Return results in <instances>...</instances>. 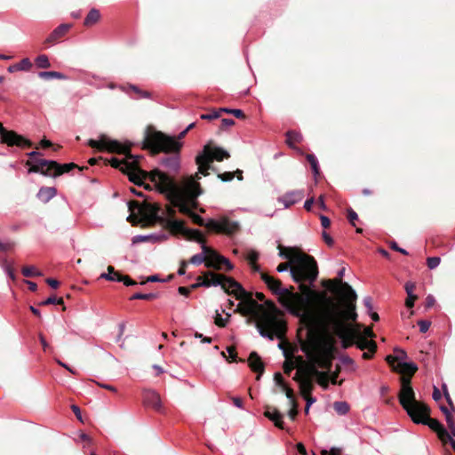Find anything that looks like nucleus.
Returning a JSON list of instances; mask_svg holds the SVG:
<instances>
[{
    "mask_svg": "<svg viewBox=\"0 0 455 455\" xmlns=\"http://www.w3.org/2000/svg\"><path fill=\"white\" fill-rule=\"evenodd\" d=\"M220 257L222 256L218 254L215 251L210 248L209 260L205 263L206 267L221 269L223 260H220L219 259Z\"/></svg>",
    "mask_w": 455,
    "mask_h": 455,
    "instance_id": "obj_31",
    "label": "nucleus"
},
{
    "mask_svg": "<svg viewBox=\"0 0 455 455\" xmlns=\"http://www.w3.org/2000/svg\"><path fill=\"white\" fill-rule=\"evenodd\" d=\"M100 18V12L96 9H92L84 19V24L85 26H92L95 24Z\"/></svg>",
    "mask_w": 455,
    "mask_h": 455,
    "instance_id": "obj_38",
    "label": "nucleus"
},
{
    "mask_svg": "<svg viewBox=\"0 0 455 455\" xmlns=\"http://www.w3.org/2000/svg\"><path fill=\"white\" fill-rule=\"evenodd\" d=\"M335 339L332 336L327 335L322 338H314L301 346L302 351L306 354L309 364L300 366L293 379L297 382L313 380L315 371L317 368L331 370L332 365Z\"/></svg>",
    "mask_w": 455,
    "mask_h": 455,
    "instance_id": "obj_5",
    "label": "nucleus"
},
{
    "mask_svg": "<svg viewBox=\"0 0 455 455\" xmlns=\"http://www.w3.org/2000/svg\"><path fill=\"white\" fill-rule=\"evenodd\" d=\"M206 228L217 233L233 235L239 230L240 224L227 217H221L219 220L209 219L206 221Z\"/></svg>",
    "mask_w": 455,
    "mask_h": 455,
    "instance_id": "obj_14",
    "label": "nucleus"
},
{
    "mask_svg": "<svg viewBox=\"0 0 455 455\" xmlns=\"http://www.w3.org/2000/svg\"><path fill=\"white\" fill-rule=\"evenodd\" d=\"M120 275L121 274L115 271L113 267L108 266V273H102L100 277L112 282H121Z\"/></svg>",
    "mask_w": 455,
    "mask_h": 455,
    "instance_id": "obj_35",
    "label": "nucleus"
},
{
    "mask_svg": "<svg viewBox=\"0 0 455 455\" xmlns=\"http://www.w3.org/2000/svg\"><path fill=\"white\" fill-rule=\"evenodd\" d=\"M2 267L3 269L4 270V272L6 273V275L12 279V280H15V275H14V272H13V269L12 267V266L6 261L4 260L2 264Z\"/></svg>",
    "mask_w": 455,
    "mask_h": 455,
    "instance_id": "obj_53",
    "label": "nucleus"
},
{
    "mask_svg": "<svg viewBox=\"0 0 455 455\" xmlns=\"http://www.w3.org/2000/svg\"><path fill=\"white\" fill-rule=\"evenodd\" d=\"M335 292L344 300L345 308L343 310H340L338 305L334 303L340 314L343 323H345L346 320H355L357 316L355 305L356 300L355 291L347 283H339Z\"/></svg>",
    "mask_w": 455,
    "mask_h": 455,
    "instance_id": "obj_10",
    "label": "nucleus"
},
{
    "mask_svg": "<svg viewBox=\"0 0 455 455\" xmlns=\"http://www.w3.org/2000/svg\"><path fill=\"white\" fill-rule=\"evenodd\" d=\"M145 144L155 153L179 152L181 148V143L175 138L166 136L161 132H148L145 138Z\"/></svg>",
    "mask_w": 455,
    "mask_h": 455,
    "instance_id": "obj_9",
    "label": "nucleus"
},
{
    "mask_svg": "<svg viewBox=\"0 0 455 455\" xmlns=\"http://www.w3.org/2000/svg\"><path fill=\"white\" fill-rule=\"evenodd\" d=\"M291 275L295 283L303 284V282H307L312 284L318 275L316 261L312 256L302 252L295 258L291 267Z\"/></svg>",
    "mask_w": 455,
    "mask_h": 455,
    "instance_id": "obj_7",
    "label": "nucleus"
},
{
    "mask_svg": "<svg viewBox=\"0 0 455 455\" xmlns=\"http://www.w3.org/2000/svg\"><path fill=\"white\" fill-rule=\"evenodd\" d=\"M220 115V111L219 109V110H214L208 114H203V115H201V118L204 119V120H213V119L219 118Z\"/></svg>",
    "mask_w": 455,
    "mask_h": 455,
    "instance_id": "obj_56",
    "label": "nucleus"
},
{
    "mask_svg": "<svg viewBox=\"0 0 455 455\" xmlns=\"http://www.w3.org/2000/svg\"><path fill=\"white\" fill-rule=\"evenodd\" d=\"M0 140L1 142L6 144L9 147L17 146L20 148H28L32 146L30 140L18 134L14 131L6 130L3 126L2 123H0Z\"/></svg>",
    "mask_w": 455,
    "mask_h": 455,
    "instance_id": "obj_15",
    "label": "nucleus"
},
{
    "mask_svg": "<svg viewBox=\"0 0 455 455\" xmlns=\"http://www.w3.org/2000/svg\"><path fill=\"white\" fill-rule=\"evenodd\" d=\"M344 274H345V267H342L338 272V276L339 277V279L334 280L333 281V283H334L333 286L331 288H330L333 292H335V290L339 287V283H343L340 279L342 278Z\"/></svg>",
    "mask_w": 455,
    "mask_h": 455,
    "instance_id": "obj_61",
    "label": "nucleus"
},
{
    "mask_svg": "<svg viewBox=\"0 0 455 455\" xmlns=\"http://www.w3.org/2000/svg\"><path fill=\"white\" fill-rule=\"evenodd\" d=\"M291 262H285V263H281L277 266L276 267V270L279 272V273H283V272H285L287 271L288 269L291 271Z\"/></svg>",
    "mask_w": 455,
    "mask_h": 455,
    "instance_id": "obj_64",
    "label": "nucleus"
},
{
    "mask_svg": "<svg viewBox=\"0 0 455 455\" xmlns=\"http://www.w3.org/2000/svg\"><path fill=\"white\" fill-rule=\"evenodd\" d=\"M441 411L445 415L446 422H447L448 427L451 431L450 435H451V437L452 436L455 437V421H454L452 416L451 415L449 410L444 406L441 407Z\"/></svg>",
    "mask_w": 455,
    "mask_h": 455,
    "instance_id": "obj_37",
    "label": "nucleus"
},
{
    "mask_svg": "<svg viewBox=\"0 0 455 455\" xmlns=\"http://www.w3.org/2000/svg\"><path fill=\"white\" fill-rule=\"evenodd\" d=\"M17 65L20 71H28L32 68V63L28 58L22 59Z\"/></svg>",
    "mask_w": 455,
    "mask_h": 455,
    "instance_id": "obj_47",
    "label": "nucleus"
},
{
    "mask_svg": "<svg viewBox=\"0 0 455 455\" xmlns=\"http://www.w3.org/2000/svg\"><path fill=\"white\" fill-rule=\"evenodd\" d=\"M202 252L193 255L189 262L193 265H201L209 260L210 248L205 244L202 245Z\"/></svg>",
    "mask_w": 455,
    "mask_h": 455,
    "instance_id": "obj_26",
    "label": "nucleus"
},
{
    "mask_svg": "<svg viewBox=\"0 0 455 455\" xmlns=\"http://www.w3.org/2000/svg\"><path fill=\"white\" fill-rule=\"evenodd\" d=\"M394 355H389L386 357V361L392 368H394L396 363H402V362H405V359L407 358L406 352L402 348L395 347L394 349Z\"/></svg>",
    "mask_w": 455,
    "mask_h": 455,
    "instance_id": "obj_24",
    "label": "nucleus"
},
{
    "mask_svg": "<svg viewBox=\"0 0 455 455\" xmlns=\"http://www.w3.org/2000/svg\"><path fill=\"white\" fill-rule=\"evenodd\" d=\"M260 277L267 288L277 295L279 303L289 313L299 317L301 323L325 294V292L313 291L306 284H299L301 293L293 292L282 287V283L279 280L266 273L260 272Z\"/></svg>",
    "mask_w": 455,
    "mask_h": 455,
    "instance_id": "obj_4",
    "label": "nucleus"
},
{
    "mask_svg": "<svg viewBox=\"0 0 455 455\" xmlns=\"http://www.w3.org/2000/svg\"><path fill=\"white\" fill-rule=\"evenodd\" d=\"M63 303L62 298H56L55 296H52L47 298L44 301L41 303V305H52V304H58L60 305Z\"/></svg>",
    "mask_w": 455,
    "mask_h": 455,
    "instance_id": "obj_54",
    "label": "nucleus"
},
{
    "mask_svg": "<svg viewBox=\"0 0 455 455\" xmlns=\"http://www.w3.org/2000/svg\"><path fill=\"white\" fill-rule=\"evenodd\" d=\"M143 403L146 406H149L157 411H160L162 409L160 395L154 390L144 391Z\"/></svg>",
    "mask_w": 455,
    "mask_h": 455,
    "instance_id": "obj_18",
    "label": "nucleus"
},
{
    "mask_svg": "<svg viewBox=\"0 0 455 455\" xmlns=\"http://www.w3.org/2000/svg\"><path fill=\"white\" fill-rule=\"evenodd\" d=\"M317 379V382L321 385L324 389H326L329 386L330 381V374L328 371H320L318 369L315 371V376Z\"/></svg>",
    "mask_w": 455,
    "mask_h": 455,
    "instance_id": "obj_33",
    "label": "nucleus"
},
{
    "mask_svg": "<svg viewBox=\"0 0 455 455\" xmlns=\"http://www.w3.org/2000/svg\"><path fill=\"white\" fill-rule=\"evenodd\" d=\"M441 259L439 257H429L427 259V264L429 269H435L439 266Z\"/></svg>",
    "mask_w": 455,
    "mask_h": 455,
    "instance_id": "obj_52",
    "label": "nucleus"
},
{
    "mask_svg": "<svg viewBox=\"0 0 455 455\" xmlns=\"http://www.w3.org/2000/svg\"><path fill=\"white\" fill-rule=\"evenodd\" d=\"M347 219L353 226H355V221L358 219V215L354 210L349 209L347 211Z\"/></svg>",
    "mask_w": 455,
    "mask_h": 455,
    "instance_id": "obj_62",
    "label": "nucleus"
},
{
    "mask_svg": "<svg viewBox=\"0 0 455 455\" xmlns=\"http://www.w3.org/2000/svg\"><path fill=\"white\" fill-rule=\"evenodd\" d=\"M290 406H291V409L288 411V416L291 420H294L298 414V403H291Z\"/></svg>",
    "mask_w": 455,
    "mask_h": 455,
    "instance_id": "obj_60",
    "label": "nucleus"
},
{
    "mask_svg": "<svg viewBox=\"0 0 455 455\" xmlns=\"http://www.w3.org/2000/svg\"><path fill=\"white\" fill-rule=\"evenodd\" d=\"M302 136L299 132L294 131H289L286 133V143L291 147L294 148L296 143L300 142Z\"/></svg>",
    "mask_w": 455,
    "mask_h": 455,
    "instance_id": "obj_36",
    "label": "nucleus"
},
{
    "mask_svg": "<svg viewBox=\"0 0 455 455\" xmlns=\"http://www.w3.org/2000/svg\"><path fill=\"white\" fill-rule=\"evenodd\" d=\"M299 390L302 396L308 395L313 390V380L299 381Z\"/></svg>",
    "mask_w": 455,
    "mask_h": 455,
    "instance_id": "obj_39",
    "label": "nucleus"
},
{
    "mask_svg": "<svg viewBox=\"0 0 455 455\" xmlns=\"http://www.w3.org/2000/svg\"><path fill=\"white\" fill-rule=\"evenodd\" d=\"M158 297V295L156 293H154V292H149V293H140V292H137V293H134L131 298L130 299H145V300H150V299H155Z\"/></svg>",
    "mask_w": 455,
    "mask_h": 455,
    "instance_id": "obj_44",
    "label": "nucleus"
},
{
    "mask_svg": "<svg viewBox=\"0 0 455 455\" xmlns=\"http://www.w3.org/2000/svg\"><path fill=\"white\" fill-rule=\"evenodd\" d=\"M57 194L56 188L52 187H43L37 193V198L44 203L49 202Z\"/></svg>",
    "mask_w": 455,
    "mask_h": 455,
    "instance_id": "obj_29",
    "label": "nucleus"
},
{
    "mask_svg": "<svg viewBox=\"0 0 455 455\" xmlns=\"http://www.w3.org/2000/svg\"><path fill=\"white\" fill-rule=\"evenodd\" d=\"M282 390L285 393V395L288 398L290 404L297 403L295 396H294L293 390L291 387H289L287 385H283Z\"/></svg>",
    "mask_w": 455,
    "mask_h": 455,
    "instance_id": "obj_49",
    "label": "nucleus"
},
{
    "mask_svg": "<svg viewBox=\"0 0 455 455\" xmlns=\"http://www.w3.org/2000/svg\"><path fill=\"white\" fill-rule=\"evenodd\" d=\"M412 416L413 418L411 419L414 423L427 425L432 430L436 432L440 440L450 439V433L445 427L437 419L429 417V408L427 405L423 406Z\"/></svg>",
    "mask_w": 455,
    "mask_h": 455,
    "instance_id": "obj_13",
    "label": "nucleus"
},
{
    "mask_svg": "<svg viewBox=\"0 0 455 455\" xmlns=\"http://www.w3.org/2000/svg\"><path fill=\"white\" fill-rule=\"evenodd\" d=\"M36 65L39 68H48L51 67L48 57L45 54L39 55L36 58Z\"/></svg>",
    "mask_w": 455,
    "mask_h": 455,
    "instance_id": "obj_42",
    "label": "nucleus"
},
{
    "mask_svg": "<svg viewBox=\"0 0 455 455\" xmlns=\"http://www.w3.org/2000/svg\"><path fill=\"white\" fill-rule=\"evenodd\" d=\"M132 205L136 206L139 210V212L145 217L154 220L158 218V214L161 211V208L159 205L156 204H150L145 202L142 204H139L136 202H130L129 203V208L130 210H132Z\"/></svg>",
    "mask_w": 455,
    "mask_h": 455,
    "instance_id": "obj_17",
    "label": "nucleus"
},
{
    "mask_svg": "<svg viewBox=\"0 0 455 455\" xmlns=\"http://www.w3.org/2000/svg\"><path fill=\"white\" fill-rule=\"evenodd\" d=\"M283 336H285V334ZM283 338L284 337H283L282 339H279L281 341L278 343V347L283 351V355L286 358H288L291 355L292 351L288 349V347H287L288 344H286L284 341H283Z\"/></svg>",
    "mask_w": 455,
    "mask_h": 455,
    "instance_id": "obj_51",
    "label": "nucleus"
},
{
    "mask_svg": "<svg viewBox=\"0 0 455 455\" xmlns=\"http://www.w3.org/2000/svg\"><path fill=\"white\" fill-rule=\"evenodd\" d=\"M201 279H204V282L208 283L209 287L220 286L227 293H229L233 288L229 281H235L231 277L211 271L204 273L203 276H197L198 281Z\"/></svg>",
    "mask_w": 455,
    "mask_h": 455,
    "instance_id": "obj_16",
    "label": "nucleus"
},
{
    "mask_svg": "<svg viewBox=\"0 0 455 455\" xmlns=\"http://www.w3.org/2000/svg\"><path fill=\"white\" fill-rule=\"evenodd\" d=\"M220 113L225 112V113L232 114L237 118L244 117V114L241 109L222 108H220Z\"/></svg>",
    "mask_w": 455,
    "mask_h": 455,
    "instance_id": "obj_48",
    "label": "nucleus"
},
{
    "mask_svg": "<svg viewBox=\"0 0 455 455\" xmlns=\"http://www.w3.org/2000/svg\"><path fill=\"white\" fill-rule=\"evenodd\" d=\"M333 408L339 415H345L349 411V405L346 402H335Z\"/></svg>",
    "mask_w": 455,
    "mask_h": 455,
    "instance_id": "obj_41",
    "label": "nucleus"
},
{
    "mask_svg": "<svg viewBox=\"0 0 455 455\" xmlns=\"http://www.w3.org/2000/svg\"><path fill=\"white\" fill-rule=\"evenodd\" d=\"M249 366L251 369L259 373L257 379H259L260 374L264 371V364L256 352H251L248 359Z\"/></svg>",
    "mask_w": 455,
    "mask_h": 455,
    "instance_id": "obj_25",
    "label": "nucleus"
},
{
    "mask_svg": "<svg viewBox=\"0 0 455 455\" xmlns=\"http://www.w3.org/2000/svg\"><path fill=\"white\" fill-rule=\"evenodd\" d=\"M401 390L399 393V402L406 411L410 418H413L415 412L426 404L416 400L415 393L411 386V379L405 376L401 379Z\"/></svg>",
    "mask_w": 455,
    "mask_h": 455,
    "instance_id": "obj_11",
    "label": "nucleus"
},
{
    "mask_svg": "<svg viewBox=\"0 0 455 455\" xmlns=\"http://www.w3.org/2000/svg\"><path fill=\"white\" fill-rule=\"evenodd\" d=\"M355 344L359 349H367L371 351V354H374L377 348V345L374 341L369 340L368 339L361 335L357 330H355Z\"/></svg>",
    "mask_w": 455,
    "mask_h": 455,
    "instance_id": "obj_20",
    "label": "nucleus"
},
{
    "mask_svg": "<svg viewBox=\"0 0 455 455\" xmlns=\"http://www.w3.org/2000/svg\"><path fill=\"white\" fill-rule=\"evenodd\" d=\"M150 179L159 192L165 194L171 204L181 213L188 215L194 223L206 227L204 220L193 212L197 207V197L202 193L199 183L194 177H188L181 185H178L166 173L154 170L150 173Z\"/></svg>",
    "mask_w": 455,
    "mask_h": 455,
    "instance_id": "obj_1",
    "label": "nucleus"
},
{
    "mask_svg": "<svg viewBox=\"0 0 455 455\" xmlns=\"http://www.w3.org/2000/svg\"><path fill=\"white\" fill-rule=\"evenodd\" d=\"M393 370L411 379V377L417 371L418 366L412 362H402V363H396Z\"/></svg>",
    "mask_w": 455,
    "mask_h": 455,
    "instance_id": "obj_21",
    "label": "nucleus"
},
{
    "mask_svg": "<svg viewBox=\"0 0 455 455\" xmlns=\"http://www.w3.org/2000/svg\"><path fill=\"white\" fill-rule=\"evenodd\" d=\"M167 225L173 233L185 235L188 228L185 227L184 222L180 220H169Z\"/></svg>",
    "mask_w": 455,
    "mask_h": 455,
    "instance_id": "obj_32",
    "label": "nucleus"
},
{
    "mask_svg": "<svg viewBox=\"0 0 455 455\" xmlns=\"http://www.w3.org/2000/svg\"><path fill=\"white\" fill-rule=\"evenodd\" d=\"M168 237L167 235L165 234H160V235H135L132 237V243L135 244V243H143V242H148V241H153V242H156V241H164V240H166Z\"/></svg>",
    "mask_w": 455,
    "mask_h": 455,
    "instance_id": "obj_28",
    "label": "nucleus"
},
{
    "mask_svg": "<svg viewBox=\"0 0 455 455\" xmlns=\"http://www.w3.org/2000/svg\"><path fill=\"white\" fill-rule=\"evenodd\" d=\"M76 167V164L73 163L60 164L52 160H37L35 162V164L28 169V172H40L45 176H58L68 172Z\"/></svg>",
    "mask_w": 455,
    "mask_h": 455,
    "instance_id": "obj_12",
    "label": "nucleus"
},
{
    "mask_svg": "<svg viewBox=\"0 0 455 455\" xmlns=\"http://www.w3.org/2000/svg\"><path fill=\"white\" fill-rule=\"evenodd\" d=\"M129 88L133 91L137 95H138V98H148L149 97V93L148 92H144V91H141L139 87H137L136 85H132L131 84L129 86Z\"/></svg>",
    "mask_w": 455,
    "mask_h": 455,
    "instance_id": "obj_55",
    "label": "nucleus"
},
{
    "mask_svg": "<svg viewBox=\"0 0 455 455\" xmlns=\"http://www.w3.org/2000/svg\"><path fill=\"white\" fill-rule=\"evenodd\" d=\"M307 160L311 165L312 171L314 174L316 176L319 174V166H318V161L316 157L314 155H307Z\"/></svg>",
    "mask_w": 455,
    "mask_h": 455,
    "instance_id": "obj_46",
    "label": "nucleus"
},
{
    "mask_svg": "<svg viewBox=\"0 0 455 455\" xmlns=\"http://www.w3.org/2000/svg\"><path fill=\"white\" fill-rule=\"evenodd\" d=\"M21 273L26 277L42 275V273L33 266L24 267L21 270Z\"/></svg>",
    "mask_w": 455,
    "mask_h": 455,
    "instance_id": "obj_43",
    "label": "nucleus"
},
{
    "mask_svg": "<svg viewBox=\"0 0 455 455\" xmlns=\"http://www.w3.org/2000/svg\"><path fill=\"white\" fill-rule=\"evenodd\" d=\"M259 254L255 250H249L246 255V259L248 260L249 264H254L259 259Z\"/></svg>",
    "mask_w": 455,
    "mask_h": 455,
    "instance_id": "obj_50",
    "label": "nucleus"
},
{
    "mask_svg": "<svg viewBox=\"0 0 455 455\" xmlns=\"http://www.w3.org/2000/svg\"><path fill=\"white\" fill-rule=\"evenodd\" d=\"M231 286L230 292L240 302L237 305L235 312L243 315H251L256 319V327L261 337L273 340L275 338L282 339L286 332L285 322L278 315L277 310L274 305L267 309L263 305L259 304L251 293L247 292L242 285L236 281H229Z\"/></svg>",
    "mask_w": 455,
    "mask_h": 455,
    "instance_id": "obj_2",
    "label": "nucleus"
},
{
    "mask_svg": "<svg viewBox=\"0 0 455 455\" xmlns=\"http://www.w3.org/2000/svg\"><path fill=\"white\" fill-rule=\"evenodd\" d=\"M69 24H61L58 26L45 39V44H55L59 39L63 37L70 28Z\"/></svg>",
    "mask_w": 455,
    "mask_h": 455,
    "instance_id": "obj_22",
    "label": "nucleus"
},
{
    "mask_svg": "<svg viewBox=\"0 0 455 455\" xmlns=\"http://www.w3.org/2000/svg\"><path fill=\"white\" fill-rule=\"evenodd\" d=\"M13 246H14V243L10 240H6L4 242L0 240V251H7L12 249Z\"/></svg>",
    "mask_w": 455,
    "mask_h": 455,
    "instance_id": "obj_59",
    "label": "nucleus"
},
{
    "mask_svg": "<svg viewBox=\"0 0 455 455\" xmlns=\"http://www.w3.org/2000/svg\"><path fill=\"white\" fill-rule=\"evenodd\" d=\"M38 76L43 79H64L65 76L57 71H42L39 72Z\"/></svg>",
    "mask_w": 455,
    "mask_h": 455,
    "instance_id": "obj_40",
    "label": "nucleus"
},
{
    "mask_svg": "<svg viewBox=\"0 0 455 455\" xmlns=\"http://www.w3.org/2000/svg\"><path fill=\"white\" fill-rule=\"evenodd\" d=\"M163 166L172 172H178L180 169V157L178 155L164 157L161 160Z\"/></svg>",
    "mask_w": 455,
    "mask_h": 455,
    "instance_id": "obj_27",
    "label": "nucleus"
},
{
    "mask_svg": "<svg viewBox=\"0 0 455 455\" xmlns=\"http://www.w3.org/2000/svg\"><path fill=\"white\" fill-rule=\"evenodd\" d=\"M278 249H279V253H278L279 256L283 259H287L288 262H291V264L294 263L295 258H297V256H300L302 254L301 251H298L295 248L284 247L280 244L278 245Z\"/></svg>",
    "mask_w": 455,
    "mask_h": 455,
    "instance_id": "obj_23",
    "label": "nucleus"
},
{
    "mask_svg": "<svg viewBox=\"0 0 455 455\" xmlns=\"http://www.w3.org/2000/svg\"><path fill=\"white\" fill-rule=\"evenodd\" d=\"M88 145L99 150H108L113 153L124 155L123 158L112 157L109 160L110 164L127 174L130 181L135 185L141 186L148 173L139 166L140 156L129 154L130 147L120 143L117 140H112L106 137H101L100 140H89Z\"/></svg>",
    "mask_w": 455,
    "mask_h": 455,
    "instance_id": "obj_6",
    "label": "nucleus"
},
{
    "mask_svg": "<svg viewBox=\"0 0 455 455\" xmlns=\"http://www.w3.org/2000/svg\"><path fill=\"white\" fill-rule=\"evenodd\" d=\"M418 325L419 327L420 332L425 333L428 331L431 323L427 320H419L418 321Z\"/></svg>",
    "mask_w": 455,
    "mask_h": 455,
    "instance_id": "obj_58",
    "label": "nucleus"
},
{
    "mask_svg": "<svg viewBox=\"0 0 455 455\" xmlns=\"http://www.w3.org/2000/svg\"><path fill=\"white\" fill-rule=\"evenodd\" d=\"M303 323L311 330H321L325 332L332 330L340 339L341 347L345 349L355 344V330L343 323L334 301L326 293L311 313L307 314ZM327 335L329 333L323 337Z\"/></svg>",
    "mask_w": 455,
    "mask_h": 455,
    "instance_id": "obj_3",
    "label": "nucleus"
},
{
    "mask_svg": "<svg viewBox=\"0 0 455 455\" xmlns=\"http://www.w3.org/2000/svg\"><path fill=\"white\" fill-rule=\"evenodd\" d=\"M184 235H186L190 240H194V241H196L197 243H201V246L203 244H205L203 234L201 233V231H199L197 229L188 228V230Z\"/></svg>",
    "mask_w": 455,
    "mask_h": 455,
    "instance_id": "obj_34",
    "label": "nucleus"
},
{
    "mask_svg": "<svg viewBox=\"0 0 455 455\" xmlns=\"http://www.w3.org/2000/svg\"><path fill=\"white\" fill-rule=\"evenodd\" d=\"M341 451V448L332 447L330 451H327L326 449L322 450L321 455H340Z\"/></svg>",
    "mask_w": 455,
    "mask_h": 455,
    "instance_id": "obj_57",
    "label": "nucleus"
},
{
    "mask_svg": "<svg viewBox=\"0 0 455 455\" xmlns=\"http://www.w3.org/2000/svg\"><path fill=\"white\" fill-rule=\"evenodd\" d=\"M218 177L222 180V181H230L234 179V173L233 172H226L224 173H220L218 175Z\"/></svg>",
    "mask_w": 455,
    "mask_h": 455,
    "instance_id": "obj_63",
    "label": "nucleus"
},
{
    "mask_svg": "<svg viewBox=\"0 0 455 455\" xmlns=\"http://www.w3.org/2000/svg\"><path fill=\"white\" fill-rule=\"evenodd\" d=\"M265 416L268 418L271 421H273L275 427L283 429V414L278 411L276 409L267 410L265 411Z\"/></svg>",
    "mask_w": 455,
    "mask_h": 455,
    "instance_id": "obj_30",
    "label": "nucleus"
},
{
    "mask_svg": "<svg viewBox=\"0 0 455 455\" xmlns=\"http://www.w3.org/2000/svg\"><path fill=\"white\" fill-rule=\"evenodd\" d=\"M231 316L230 314L227 313V316L224 318L222 315L217 311L214 323L219 327H225L229 320V317Z\"/></svg>",
    "mask_w": 455,
    "mask_h": 455,
    "instance_id": "obj_45",
    "label": "nucleus"
},
{
    "mask_svg": "<svg viewBox=\"0 0 455 455\" xmlns=\"http://www.w3.org/2000/svg\"><path fill=\"white\" fill-rule=\"evenodd\" d=\"M303 197L304 192L302 190H293L285 193L283 196L278 198V201L284 205V208H288L301 201Z\"/></svg>",
    "mask_w": 455,
    "mask_h": 455,
    "instance_id": "obj_19",
    "label": "nucleus"
},
{
    "mask_svg": "<svg viewBox=\"0 0 455 455\" xmlns=\"http://www.w3.org/2000/svg\"><path fill=\"white\" fill-rule=\"evenodd\" d=\"M230 156L229 153L220 147L212 146L211 143L204 145L203 151L196 157V164L198 165V173L196 175L200 179L198 174L207 175V171L211 168L210 164L216 160L222 161Z\"/></svg>",
    "mask_w": 455,
    "mask_h": 455,
    "instance_id": "obj_8",
    "label": "nucleus"
}]
</instances>
